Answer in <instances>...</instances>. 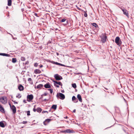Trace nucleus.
Instances as JSON below:
<instances>
[{"mask_svg": "<svg viewBox=\"0 0 134 134\" xmlns=\"http://www.w3.org/2000/svg\"><path fill=\"white\" fill-rule=\"evenodd\" d=\"M56 97L57 99L60 98L62 100H63L65 98L64 95L60 93H57Z\"/></svg>", "mask_w": 134, "mask_h": 134, "instance_id": "f257e3e1", "label": "nucleus"}, {"mask_svg": "<svg viewBox=\"0 0 134 134\" xmlns=\"http://www.w3.org/2000/svg\"><path fill=\"white\" fill-rule=\"evenodd\" d=\"M115 43L119 46H120L122 43V42L119 37L118 36L116 37L115 40Z\"/></svg>", "mask_w": 134, "mask_h": 134, "instance_id": "f03ea898", "label": "nucleus"}, {"mask_svg": "<svg viewBox=\"0 0 134 134\" xmlns=\"http://www.w3.org/2000/svg\"><path fill=\"white\" fill-rule=\"evenodd\" d=\"M61 132L62 133H75V131L72 130L67 129L64 130L62 131Z\"/></svg>", "mask_w": 134, "mask_h": 134, "instance_id": "7ed1b4c3", "label": "nucleus"}, {"mask_svg": "<svg viewBox=\"0 0 134 134\" xmlns=\"http://www.w3.org/2000/svg\"><path fill=\"white\" fill-rule=\"evenodd\" d=\"M27 101L30 102L33 99L34 96L32 94L28 95L27 96Z\"/></svg>", "mask_w": 134, "mask_h": 134, "instance_id": "20e7f679", "label": "nucleus"}, {"mask_svg": "<svg viewBox=\"0 0 134 134\" xmlns=\"http://www.w3.org/2000/svg\"><path fill=\"white\" fill-rule=\"evenodd\" d=\"M0 102L2 103L5 104L7 102V99L6 97H2L0 98Z\"/></svg>", "mask_w": 134, "mask_h": 134, "instance_id": "39448f33", "label": "nucleus"}, {"mask_svg": "<svg viewBox=\"0 0 134 134\" xmlns=\"http://www.w3.org/2000/svg\"><path fill=\"white\" fill-rule=\"evenodd\" d=\"M54 77L57 80H61L63 79L62 77L58 74H55L54 75Z\"/></svg>", "mask_w": 134, "mask_h": 134, "instance_id": "423d86ee", "label": "nucleus"}, {"mask_svg": "<svg viewBox=\"0 0 134 134\" xmlns=\"http://www.w3.org/2000/svg\"><path fill=\"white\" fill-rule=\"evenodd\" d=\"M122 10L123 11L124 14L128 17L129 13L128 11L125 9H122Z\"/></svg>", "mask_w": 134, "mask_h": 134, "instance_id": "0eeeda50", "label": "nucleus"}, {"mask_svg": "<svg viewBox=\"0 0 134 134\" xmlns=\"http://www.w3.org/2000/svg\"><path fill=\"white\" fill-rule=\"evenodd\" d=\"M107 38L106 36H103L102 38L101 42L102 43H104L106 41V38Z\"/></svg>", "mask_w": 134, "mask_h": 134, "instance_id": "6e6552de", "label": "nucleus"}, {"mask_svg": "<svg viewBox=\"0 0 134 134\" xmlns=\"http://www.w3.org/2000/svg\"><path fill=\"white\" fill-rule=\"evenodd\" d=\"M12 110L13 113L15 114V113L16 111V108L14 105H13L10 108Z\"/></svg>", "mask_w": 134, "mask_h": 134, "instance_id": "1a4fd4ad", "label": "nucleus"}, {"mask_svg": "<svg viewBox=\"0 0 134 134\" xmlns=\"http://www.w3.org/2000/svg\"><path fill=\"white\" fill-rule=\"evenodd\" d=\"M51 119H46V120L43 122V124L46 125H47V123H49L51 120Z\"/></svg>", "mask_w": 134, "mask_h": 134, "instance_id": "9d476101", "label": "nucleus"}, {"mask_svg": "<svg viewBox=\"0 0 134 134\" xmlns=\"http://www.w3.org/2000/svg\"><path fill=\"white\" fill-rule=\"evenodd\" d=\"M53 81L54 82V85H55V84H58L61 86H62L63 85L60 82H58L57 81L54 80H53Z\"/></svg>", "mask_w": 134, "mask_h": 134, "instance_id": "9b49d317", "label": "nucleus"}, {"mask_svg": "<svg viewBox=\"0 0 134 134\" xmlns=\"http://www.w3.org/2000/svg\"><path fill=\"white\" fill-rule=\"evenodd\" d=\"M44 86L45 88H51V86L50 85L49 83H47L46 84H45L44 85Z\"/></svg>", "mask_w": 134, "mask_h": 134, "instance_id": "f8f14e48", "label": "nucleus"}, {"mask_svg": "<svg viewBox=\"0 0 134 134\" xmlns=\"http://www.w3.org/2000/svg\"><path fill=\"white\" fill-rule=\"evenodd\" d=\"M72 100L74 101V103H77L78 100V99L76 98L74 96H73L72 97Z\"/></svg>", "mask_w": 134, "mask_h": 134, "instance_id": "ddd939ff", "label": "nucleus"}, {"mask_svg": "<svg viewBox=\"0 0 134 134\" xmlns=\"http://www.w3.org/2000/svg\"><path fill=\"white\" fill-rule=\"evenodd\" d=\"M18 89L20 91H23L24 89V87L21 85H19L18 86Z\"/></svg>", "mask_w": 134, "mask_h": 134, "instance_id": "4468645a", "label": "nucleus"}, {"mask_svg": "<svg viewBox=\"0 0 134 134\" xmlns=\"http://www.w3.org/2000/svg\"><path fill=\"white\" fill-rule=\"evenodd\" d=\"M34 72L36 74H40L41 72V71L39 69H36L34 70Z\"/></svg>", "mask_w": 134, "mask_h": 134, "instance_id": "2eb2a0df", "label": "nucleus"}, {"mask_svg": "<svg viewBox=\"0 0 134 134\" xmlns=\"http://www.w3.org/2000/svg\"><path fill=\"white\" fill-rule=\"evenodd\" d=\"M77 97L79 101L81 102H82L81 97L80 94H78L77 96Z\"/></svg>", "mask_w": 134, "mask_h": 134, "instance_id": "dca6fc26", "label": "nucleus"}, {"mask_svg": "<svg viewBox=\"0 0 134 134\" xmlns=\"http://www.w3.org/2000/svg\"><path fill=\"white\" fill-rule=\"evenodd\" d=\"M0 55L7 57H9L10 56L9 54L5 53H0Z\"/></svg>", "mask_w": 134, "mask_h": 134, "instance_id": "f3484780", "label": "nucleus"}, {"mask_svg": "<svg viewBox=\"0 0 134 134\" xmlns=\"http://www.w3.org/2000/svg\"><path fill=\"white\" fill-rule=\"evenodd\" d=\"M0 111L4 113L5 112L4 109L0 105Z\"/></svg>", "mask_w": 134, "mask_h": 134, "instance_id": "a211bd4d", "label": "nucleus"}, {"mask_svg": "<svg viewBox=\"0 0 134 134\" xmlns=\"http://www.w3.org/2000/svg\"><path fill=\"white\" fill-rule=\"evenodd\" d=\"M57 108V105H53L52 106L51 109H53L54 110H55Z\"/></svg>", "mask_w": 134, "mask_h": 134, "instance_id": "6ab92c4d", "label": "nucleus"}, {"mask_svg": "<svg viewBox=\"0 0 134 134\" xmlns=\"http://www.w3.org/2000/svg\"><path fill=\"white\" fill-rule=\"evenodd\" d=\"M0 126L2 127H4L5 126L2 121L0 122Z\"/></svg>", "mask_w": 134, "mask_h": 134, "instance_id": "aec40b11", "label": "nucleus"}, {"mask_svg": "<svg viewBox=\"0 0 134 134\" xmlns=\"http://www.w3.org/2000/svg\"><path fill=\"white\" fill-rule=\"evenodd\" d=\"M91 24L93 26H94L96 28H98L97 24L96 23H93Z\"/></svg>", "mask_w": 134, "mask_h": 134, "instance_id": "412c9836", "label": "nucleus"}, {"mask_svg": "<svg viewBox=\"0 0 134 134\" xmlns=\"http://www.w3.org/2000/svg\"><path fill=\"white\" fill-rule=\"evenodd\" d=\"M12 0H8V5L9 6H10L12 4Z\"/></svg>", "mask_w": 134, "mask_h": 134, "instance_id": "4be33fe9", "label": "nucleus"}, {"mask_svg": "<svg viewBox=\"0 0 134 134\" xmlns=\"http://www.w3.org/2000/svg\"><path fill=\"white\" fill-rule=\"evenodd\" d=\"M43 87V85L42 84H39V85H38L37 86L36 88L37 89H38V88H42Z\"/></svg>", "mask_w": 134, "mask_h": 134, "instance_id": "5701e85b", "label": "nucleus"}, {"mask_svg": "<svg viewBox=\"0 0 134 134\" xmlns=\"http://www.w3.org/2000/svg\"><path fill=\"white\" fill-rule=\"evenodd\" d=\"M42 110V109L40 108H38L37 109V111L38 113H40Z\"/></svg>", "mask_w": 134, "mask_h": 134, "instance_id": "b1692460", "label": "nucleus"}, {"mask_svg": "<svg viewBox=\"0 0 134 134\" xmlns=\"http://www.w3.org/2000/svg\"><path fill=\"white\" fill-rule=\"evenodd\" d=\"M28 81H29V82L31 84H33V82L32 80L30 78H28Z\"/></svg>", "mask_w": 134, "mask_h": 134, "instance_id": "393cba45", "label": "nucleus"}, {"mask_svg": "<svg viewBox=\"0 0 134 134\" xmlns=\"http://www.w3.org/2000/svg\"><path fill=\"white\" fill-rule=\"evenodd\" d=\"M17 60L16 59V58H13L12 59V62L13 63H15L16 62Z\"/></svg>", "mask_w": 134, "mask_h": 134, "instance_id": "a878e982", "label": "nucleus"}, {"mask_svg": "<svg viewBox=\"0 0 134 134\" xmlns=\"http://www.w3.org/2000/svg\"><path fill=\"white\" fill-rule=\"evenodd\" d=\"M72 87L74 88H75L76 87V85L75 83H73L72 84Z\"/></svg>", "mask_w": 134, "mask_h": 134, "instance_id": "bb28decb", "label": "nucleus"}, {"mask_svg": "<svg viewBox=\"0 0 134 134\" xmlns=\"http://www.w3.org/2000/svg\"><path fill=\"white\" fill-rule=\"evenodd\" d=\"M21 96L20 94H18L16 96V98H21Z\"/></svg>", "mask_w": 134, "mask_h": 134, "instance_id": "cd10ccee", "label": "nucleus"}, {"mask_svg": "<svg viewBox=\"0 0 134 134\" xmlns=\"http://www.w3.org/2000/svg\"><path fill=\"white\" fill-rule=\"evenodd\" d=\"M21 59L22 61H24L25 60V58L24 57H21Z\"/></svg>", "mask_w": 134, "mask_h": 134, "instance_id": "c85d7f7f", "label": "nucleus"}, {"mask_svg": "<svg viewBox=\"0 0 134 134\" xmlns=\"http://www.w3.org/2000/svg\"><path fill=\"white\" fill-rule=\"evenodd\" d=\"M51 63H52L53 64H55L56 65H57V63L58 62H55L53 61H52L51 62Z\"/></svg>", "mask_w": 134, "mask_h": 134, "instance_id": "c756f323", "label": "nucleus"}, {"mask_svg": "<svg viewBox=\"0 0 134 134\" xmlns=\"http://www.w3.org/2000/svg\"><path fill=\"white\" fill-rule=\"evenodd\" d=\"M26 112L27 113V116H29L30 115V111H26Z\"/></svg>", "mask_w": 134, "mask_h": 134, "instance_id": "7c9ffc66", "label": "nucleus"}, {"mask_svg": "<svg viewBox=\"0 0 134 134\" xmlns=\"http://www.w3.org/2000/svg\"><path fill=\"white\" fill-rule=\"evenodd\" d=\"M66 20V19H62L61 20V22H65Z\"/></svg>", "mask_w": 134, "mask_h": 134, "instance_id": "2f4dec72", "label": "nucleus"}, {"mask_svg": "<svg viewBox=\"0 0 134 134\" xmlns=\"http://www.w3.org/2000/svg\"><path fill=\"white\" fill-rule=\"evenodd\" d=\"M34 65L35 67H37L38 65V64L37 63H34Z\"/></svg>", "mask_w": 134, "mask_h": 134, "instance_id": "473e14b6", "label": "nucleus"}, {"mask_svg": "<svg viewBox=\"0 0 134 134\" xmlns=\"http://www.w3.org/2000/svg\"><path fill=\"white\" fill-rule=\"evenodd\" d=\"M27 123V121H23V122L21 123L23 124H26Z\"/></svg>", "mask_w": 134, "mask_h": 134, "instance_id": "72a5a7b5", "label": "nucleus"}, {"mask_svg": "<svg viewBox=\"0 0 134 134\" xmlns=\"http://www.w3.org/2000/svg\"><path fill=\"white\" fill-rule=\"evenodd\" d=\"M12 101L14 102V104H18V102H15V101H14L13 100H12Z\"/></svg>", "mask_w": 134, "mask_h": 134, "instance_id": "f704fd0d", "label": "nucleus"}, {"mask_svg": "<svg viewBox=\"0 0 134 134\" xmlns=\"http://www.w3.org/2000/svg\"><path fill=\"white\" fill-rule=\"evenodd\" d=\"M84 16L85 17H86L87 16V14L85 12V13H84Z\"/></svg>", "mask_w": 134, "mask_h": 134, "instance_id": "c9c22d12", "label": "nucleus"}, {"mask_svg": "<svg viewBox=\"0 0 134 134\" xmlns=\"http://www.w3.org/2000/svg\"><path fill=\"white\" fill-rule=\"evenodd\" d=\"M29 61H27L25 63V65H28L29 64Z\"/></svg>", "mask_w": 134, "mask_h": 134, "instance_id": "e433bc0d", "label": "nucleus"}, {"mask_svg": "<svg viewBox=\"0 0 134 134\" xmlns=\"http://www.w3.org/2000/svg\"><path fill=\"white\" fill-rule=\"evenodd\" d=\"M8 34H9L10 35L12 36V37L13 38V39H14V40H15V39H16V38H14L13 37V36L11 34H10L9 33H8Z\"/></svg>", "mask_w": 134, "mask_h": 134, "instance_id": "4c0bfd02", "label": "nucleus"}, {"mask_svg": "<svg viewBox=\"0 0 134 134\" xmlns=\"http://www.w3.org/2000/svg\"><path fill=\"white\" fill-rule=\"evenodd\" d=\"M54 85V86L55 87H58H58H59V86L58 85H57V84H55V85Z\"/></svg>", "mask_w": 134, "mask_h": 134, "instance_id": "58836bf2", "label": "nucleus"}, {"mask_svg": "<svg viewBox=\"0 0 134 134\" xmlns=\"http://www.w3.org/2000/svg\"><path fill=\"white\" fill-rule=\"evenodd\" d=\"M59 65H60V66H65V67L66 66L65 65H64V64H60V63Z\"/></svg>", "mask_w": 134, "mask_h": 134, "instance_id": "ea45409f", "label": "nucleus"}, {"mask_svg": "<svg viewBox=\"0 0 134 134\" xmlns=\"http://www.w3.org/2000/svg\"><path fill=\"white\" fill-rule=\"evenodd\" d=\"M33 110L34 112H35L37 111V109H36L35 108H34L33 109Z\"/></svg>", "mask_w": 134, "mask_h": 134, "instance_id": "a19ab883", "label": "nucleus"}, {"mask_svg": "<svg viewBox=\"0 0 134 134\" xmlns=\"http://www.w3.org/2000/svg\"><path fill=\"white\" fill-rule=\"evenodd\" d=\"M34 15L38 17V15H37V13H35V14H34Z\"/></svg>", "mask_w": 134, "mask_h": 134, "instance_id": "79ce46f5", "label": "nucleus"}, {"mask_svg": "<svg viewBox=\"0 0 134 134\" xmlns=\"http://www.w3.org/2000/svg\"><path fill=\"white\" fill-rule=\"evenodd\" d=\"M7 16L8 17L9 16V12H8V13L7 14Z\"/></svg>", "mask_w": 134, "mask_h": 134, "instance_id": "37998d69", "label": "nucleus"}, {"mask_svg": "<svg viewBox=\"0 0 134 134\" xmlns=\"http://www.w3.org/2000/svg\"><path fill=\"white\" fill-rule=\"evenodd\" d=\"M53 92V90L52 89L50 91V93H52Z\"/></svg>", "mask_w": 134, "mask_h": 134, "instance_id": "c03bdc74", "label": "nucleus"}, {"mask_svg": "<svg viewBox=\"0 0 134 134\" xmlns=\"http://www.w3.org/2000/svg\"><path fill=\"white\" fill-rule=\"evenodd\" d=\"M43 95H42L41 96V97L40 98V99H42V98H43Z\"/></svg>", "mask_w": 134, "mask_h": 134, "instance_id": "a18cd8bd", "label": "nucleus"}, {"mask_svg": "<svg viewBox=\"0 0 134 134\" xmlns=\"http://www.w3.org/2000/svg\"><path fill=\"white\" fill-rule=\"evenodd\" d=\"M23 102L25 103H27L26 101L25 100H23Z\"/></svg>", "mask_w": 134, "mask_h": 134, "instance_id": "49530a36", "label": "nucleus"}, {"mask_svg": "<svg viewBox=\"0 0 134 134\" xmlns=\"http://www.w3.org/2000/svg\"><path fill=\"white\" fill-rule=\"evenodd\" d=\"M46 112H47V113H48V112L47 111H43L42 112V113H46Z\"/></svg>", "mask_w": 134, "mask_h": 134, "instance_id": "de8ad7c7", "label": "nucleus"}, {"mask_svg": "<svg viewBox=\"0 0 134 134\" xmlns=\"http://www.w3.org/2000/svg\"><path fill=\"white\" fill-rule=\"evenodd\" d=\"M44 96H46L47 95V93H45L44 94Z\"/></svg>", "mask_w": 134, "mask_h": 134, "instance_id": "09e8293b", "label": "nucleus"}, {"mask_svg": "<svg viewBox=\"0 0 134 134\" xmlns=\"http://www.w3.org/2000/svg\"><path fill=\"white\" fill-rule=\"evenodd\" d=\"M76 109H74V110H73V113H75V112H76Z\"/></svg>", "mask_w": 134, "mask_h": 134, "instance_id": "8fccbe9b", "label": "nucleus"}, {"mask_svg": "<svg viewBox=\"0 0 134 134\" xmlns=\"http://www.w3.org/2000/svg\"><path fill=\"white\" fill-rule=\"evenodd\" d=\"M47 100L46 99H45L44 100H42V101H46Z\"/></svg>", "mask_w": 134, "mask_h": 134, "instance_id": "3c124183", "label": "nucleus"}, {"mask_svg": "<svg viewBox=\"0 0 134 134\" xmlns=\"http://www.w3.org/2000/svg\"><path fill=\"white\" fill-rule=\"evenodd\" d=\"M63 93L64 92V90H62L61 91Z\"/></svg>", "mask_w": 134, "mask_h": 134, "instance_id": "603ef678", "label": "nucleus"}, {"mask_svg": "<svg viewBox=\"0 0 134 134\" xmlns=\"http://www.w3.org/2000/svg\"><path fill=\"white\" fill-rule=\"evenodd\" d=\"M9 105H10V108L11 107H12V106H11V104L10 103H9Z\"/></svg>", "mask_w": 134, "mask_h": 134, "instance_id": "864d4df0", "label": "nucleus"}, {"mask_svg": "<svg viewBox=\"0 0 134 134\" xmlns=\"http://www.w3.org/2000/svg\"><path fill=\"white\" fill-rule=\"evenodd\" d=\"M21 10L23 12L24 11V9L22 8L21 9Z\"/></svg>", "mask_w": 134, "mask_h": 134, "instance_id": "5fc2aeb1", "label": "nucleus"}, {"mask_svg": "<svg viewBox=\"0 0 134 134\" xmlns=\"http://www.w3.org/2000/svg\"><path fill=\"white\" fill-rule=\"evenodd\" d=\"M43 65H41L40 66V68H41L42 67H43Z\"/></svg>", "mask_w": 134, "mask_h": 134, "instance_id": "6e6d98bb", "label": "nucleus"}, {"mask_svg": "<svg viewBox=\"0 0 134 134\" xmlns=\"http://www.w3.org/2000/svg\"><path fill=\"white\" fill-rule=\"evenodd\" d=\"M60 63H58V62L57 63V65H60Z\"/></svg>", "mask_w": 134, "mask_h": 134, "instance_id": "4d7b16f0", "label": "nucleus"}, {"mask_svg": "<svg viewBox=\"0 0 134 134\" xmlns=\"http://www.w3.org/2000/svg\"><path fill=\"white\" fill-rule=\"evenodd\" d=\"M52 89H48V90H49L50 91L51 90H52Z\"/></svg>", "mask_w": 134, "mask_h": 134, "instance_id": "13d9d810", "label": "nucleus"}, {"mask_svg": "<svg viewBox=\"0 0 134 134\" xmlns=\"http://www.w3.org/2000/svg\"><path fill=\"white\" fill-rule=\"evenodd\" d=\"M68 116H66L65 117H64V118H65V119H67L68 118Z\"/></svg>", "mask_w": 134, "mask_h": 134, "instance_id": "bf43d9fd", "label": "nucleus"}, {"mask_svg": "<svg viewBox=\"0 0 134 134\" xmlns=\"http://www.w3.org/2000/svg\"><path fill=\"white\" fill-rule=\"evenodd\" d=\"M77 74H81V73H77Z\"/></svg>", "mask_w": 134, "mask_h": 134, "instance_id": "052dcab7", "label": "nucleus"}, {"mask_svg": "<svg viewBox=\"0 0 134 134\" xmlns=\"http://www.w3.org/2000/svg\"><path fill=\"white\" fill-rule=\"evenodd\" d=\"M10 96H11L12 98H13V97L12 95H11Z\"/></svg>", "mask_w": 134, "mask_h": 134, "instance_id": "680f3d73", "label": "nucleus"}, {"mask_svg": "<svg viewBox=\"0 0 134 134\" xmlns=\"http://www.w3.org/2000/svg\"><path fill=\"white\" fill-rule=\"evenodd\" d=\"M8 6H7V7H6V9H8Z\"/></svg>", "mask_w": 134, "mask_h": 134, "instance_id": "e2e57ef3", "label": "nucleus"}, {"mask_svg": "<svg viewBox=\"0 0 134 134\" xmlns=\"http://www.w3.org/2000/svg\"><path fill=\"white\" fill-rule=\"evenodd\" d=\"M124 130V132H125V133H126V131H125V130H124H124Z\"/></svg>", "mask_w": 134, "mask_h": 134, "instance_id": "0e129e2a", "label": "nucleus"}, {"mask_svg": "<svg viewBox=\"0 0 134 134\" xmlns=\"http://www.w3.org/2000/svg\"><path fill=\"white\" fill-rule=\"evenodd\" d=\"M124 101H125V102H126V100H125V99L124 98Z\"/></svg>", "mask_w": 134, "mask_h": 134, "instance_id": "69168bd1", "label": "nucleus"}, {"mask_svg": "<svg viewBox=\"0 0 134 134\" xmlns=\"http://www.w3.org/2000/svg\"><path fill=\"white\" fill-rule=\"evenodd\" d=\"M77 8L79 10H80V9L79 8Z\"/></svg>", "mask_w": 134, "mask_h": 134, "instance_id": "338daca9", "label": "nucleus"}, {"mask_svg": "<svg viewBox=\"0 0 134 134\" xmlns=\"http://www.w3.org/2000/svg\"><path fill=\"white\" fill-rule=\"evenodd\" d=\"M104 88L105 89H106V90H108V89H107V88H105V87H104Z\"/></svg>", "mask_w": 134, "mask_h": 134, "instance_id": "774afa93", "label": "nucleus"}]
</instances>
